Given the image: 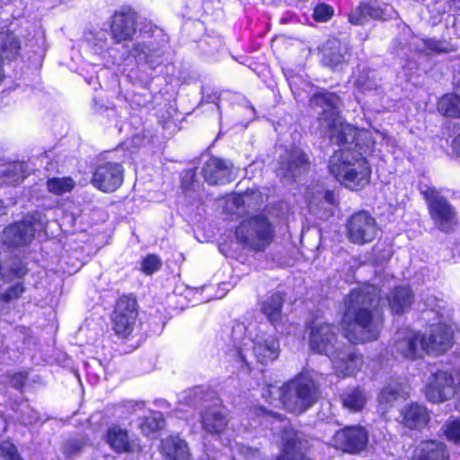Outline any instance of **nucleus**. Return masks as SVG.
Listing matches in <instances>:
<instances>
[{
	"mask_svg": "<svg viewBox=\"0 0 460 460\" xmlns=\"http://www.w3.org/2000/svg\"><path fill=\"white\" fill-rule=\"evenodd\" d=\"M129 55L136 60L149 65L151 69H155L161 62L160 58L162 52L160 49H151L144 42H137L133 44Z\"/></svg>",
	"mask_w": 460,
	"mask_h": 460,
	"instance_id": "a878e982",
	"label": "nucleus"
},
{
	"mask_svg": "<svg viewBox=\"0 0 460 460\" xmlns=\"http://www.w3.org/2000/svg\"><path fill=\"white\" fill-rule=\"evenodd\" d=\"M106 442L118 454L132 453L133 446L128 432L118 425H112L106 431Z\"/></svg>",
	"mask_w": 460,
	"mask_h": 460,
	"instance_id": "4be33fe9",
	"label": "nucleus"
},
{
	"mask_svg": "<svg viewBox=\"0 0 460 460\" xmlns=\"http://www.w3.org/2000/svg\"><path fill=\"white\" fill-rule=\"evenodd\" d=\"M333 367L339 375L351 376L363 365L362 357L352 347H342L331 358Z\"/></svg>",
	"mask_w": 460,
	"mask_h": 460,
	"instance_id": "a211bd4d",
	"label": "nucleus"
},
{
	"mask_svg": "<svg viewBox=\"0 0 460 460\" xmlns=\"http://www.w3.org/2000/svg\"><path fill=\"white\" fill-rule=\"evenodd\" d=\"M200 173L209 186H219L234 181L237 172L230 160L210 155L203 164Z\"/></svg>",
	"mask_w": 460,
	"mask_h": 460,
	"instance_id": "9d476101",
	"label": "nucleus"
},
{
	"mask_svg": "<svg viewBox=\"0 0 460 460\" xmlns=\"http://www.w3.org/2000/svg\"><path fill=\"white\" fill-rule=\"evenodd\" d=\"M137 317V302L131 296L123 295L117 300L111 315V330L118 339L128 340Z\"/></svg>",
	"mask_w": 460,
	"mask_h": 460,
	"instance_id": "39448f33",
	"label": "nucleus"
},
{
	"mask_svg": "<svg viewBox=\"0 0 460 460\" xmlns=\"http://www.w3.org/2000/svg\"><path fill=\"white\" fill-rule=\"evenodd\" d=\"M349 53L346 44L337 39L328 40L322 48V62L331 68H337L349 60Z\"/></svg>",
	"mask_w": 460,
	"mask_h": 460,
	"instance_id": "aec40b11",
	"label": "nucleus"
},
{
	"mask_svg": "<svg viewBox=\"0 0 460 460\" xmlns=\"http://www.w3.org/2000/svg\"><path fill=\"white\" fill-rule=\"evenodd\" d=\"M402 422L409 429H419L426 425L429 420V414L421 405L411 404L406 406L401 413Z\"/></svg>",
	"mask_w": 460,
	"mask_h": 460,
	"instance_id": "393cba45",
	"label": "nucleus"
},
{
	"mask_svg": "<svg viewBox=\"0 0 460 460\" xmlns=\"http://www.w3.org/2000/svg\"><path fill=\"white\" fill-rule=\"evenodd\" d=\"M385 9L376 3L360 4L349 15V22L354 25H362L370 19H385Z\"/></svg>",
	"mask_w": 460,
	"mask_h": 460,
	"instance_id": "5701e85b",
	"label": "nucleus"
},
{
	"mask_svg": "<svg viewBox=\"0 0 460 460\" xmlns=\"http://www.w3.org/2000/svg\"><path fill=\"white\" fill-rule=\"evenodd\" d=\"M446 438L452 442L460 444V421L456 419H449L442 427Z\"/></svg>",
	"mask_w": 460,
	"mask_h": 460,
	"instance_id": "37998d69",
	"label": "nucleus"
},
{
	"mask_svg": "<svg viewBox=\"0 0 460 460\" xmlns=\"http://www.w3.org/2000/svg\"><path fill=\"white\" fill-rule=\"evenodd\" d=\"M272 221L261 214V248L273 240Z\"/></svg>",
	"mask_w": 460,
	"mask_h": 460,
	"instance_id": "c03bdc74",
	"label": "nucleus"
},
{
	"mask_svg": "<svg viewBox=\"0 0 460 460\" xmlns=\"http://www.w3.org/2000/svg\"><path fill=\"white\" fill-rule=\"evenodd\" d=\"M376 219L367 212L352 215L347 222V234L350 242L364 244L372 242L378 234Z\"/></svg>",
	"mask_w": 460,
	"mask_h": 460,
	"instance_id": "f8f14e48",
	"label": "nucleus"
},
{
	"mask_svg": "<svg viewBox=\"0 0 460 460\" xmlns=\"http://www.w3.org/2000/svg\"><path fill=\"white\" fill-rule=\"evenodd\" d=\"M255 193V189H247L243 192L234 193L232 200L233 204L236 208H250L252 204H256Z\"/></svg>",
	"mask_w": 460,
	"mask_h": 460,
	"instance_id": "ea45409f",
	"label": "nucleus"
},
{
	"mask_svg": "<svg viewBox=\"0 0 460 460\" xmlns=\"http://www.w3.org/2000/svg\"><path fill=\"white\" fill-rule=\"evenodd\" d=\"M26 378H27L26 375L18 372V373H14L13 374L12 379L16 382L15 387L22 388L24 385V384H25Z\"/></svg>",
	"mask_w": 460,
	"mask_h": 460,
	"instance_id": "603ef678",
	"label": "nucleus"
},
{
	"mask_svg": "<svg viewBox=\"0 0 460 460\" xmlns=\"http://www.w3.org/2000/svg\"><path fill=\"white\" fill-rule=\"evenodd\" d=\"M335 447L349 453L361 451L367 444V433L361 427H347L336 432L332 438Z\"/></svg>",
	"mask_w": 460,
	"mask_h": 460,
	"instance_id": "2eb2a0df",
	"label": "nucleus"
},
{
	"mask_svg": "<svg viewBox=\"0 0 460 460\" xmlns=\"http://www.w3.org/2000/svg\"><path fill=\"white\" fill-rule=\"evenodd\" d=\"M305 198L311 209L318 206L325 208V206H331L336 202L335 195L332 191L324 190L320 187L309 188L305 193Z\"/></svg>",
	"mask_w": 460,
	"mask_h": 460,
	"instance_id": "c85d7f7f",
	"label": "nucleus"
},
{
	"mask_svg": "<svg viewBox=\"0 0 460 460\" xmlns=\"http://www.w3.org/2000/svg\"><path fill=\"white\" fill-rule=\"evenodd\" d=\"M404 395L405 391L402 384L398 381H392L381 391L378 396V402L384 409H385L394 401L398 398L404 397Z\"/></svg>",
	"mask_w": 460,
	"mask_h": 460,
	"instance_id": "7c9ffc66",
	"label": "nucleus"
},
{
	"mask_svg": "<svg viewBox=\"0 0 460 460\" xmlns=\"http://www.w3.org/2000/svg\"><path fill=\"white\" fill-rule=\"evenodd\" d=\"M124 181V168L120 163L101 160L92 172L91 183L98 190L111 193L117 190Z\"/></svg>",
	"mask_w": 460,
	"mask_h": 460,
	"instance_id": "0eeeda50",
	"label": "nucleus"
},
{
	"mask_svg": "<svg viewBox=\"0 0 460 460\" xmlns=\"http://www.w3.org/2000/svg\"><path fill=\"white\" fill-rule=\"evenodd\" d=\"M272 404L281 403L288 411L301 413L316 401V386L313 376L301 373L281 387L270 385L262 394Z\"/></svg>",
	"mask_w": 460,
	"mask_h": 460,
	"instance_id": "7ed1b4c3",
	"label": "nucleus"
},
{
	"mask_svg": "<svg viewBox=\"0 0 460 460\" xmlns=\"http://www.w3.org/2000/svg\"><path fill=\"white\" fill-rule=\"evenodd\" d=\"M158 450L164 460H191L189 446L179 435L171 434L161 439Z\"/></svg>",
	"mask_w": 460,
	"mask_h": 460,
	"instance_id": "6ab92c4d",
	"label": "nucleus"
},
{
	"mask_svg": "<svg viewBox=\"0 0 460 460\" xmlns=\"http://www.w3.org/2000/svg\"><path fill=\"white\" fill-rule=\"evenodd\" d=\"M3 176L6 179L5 182L10 184L20 183L22 180L17 164H13L5 171H4Z\"/></svg>",
	"mask_w": 460,
	"mask_h": 460,
	"instance_id": "09e8293b",
	"label": "nucleus"
},
{
	"mask_svg": "<svg viewBox=\"0 0 460 460\" xmlns=\"http://www.w3.org/2000/svg\"><path fill=\"white\" fill-rule=\"evenodd\" d=\"M226 355L230 358V359L241 362L249 367V363L246 360V357L240 348L234 347V349H229L226 352Z\"/></svg>",
	"mask_w": 460,
	"mask_h": 460,
	"instance_id": "8fccbe9b",
	"label": "nucleus"
},
{
	"mask_svg": "<svg viewBox=\"0 0 460 460\" xmlns=\"http://www.w3.org/2000/svg\"><path fill=\"white\" fill-rule=\"evenodd\" d=\"M0 460H24L17 447L9 439L0 443Z\"/></svg>",
	"mask_w": 460,
	"mask_h": 460,
	"instance_id": "79ce46f5",
	"label": "nucleus"
},
{
	"mask_svg": "<svg viewBox=\"0 0 460 460\" xmlns=\"http://www.w3.org/2000/svg\"><path fill=\"white\" fill-rule=\"evenodd\" d=\"M337 343L334 325L321 321L312 323L309 332V347L312 350L326 355L331 359L341 348Z\"/></svg>",
	"mask_w": 460,
	"mask_h": 460,
	"instance_id": "6e6552de",
	"label": "nucleus"
},
{
	"mask_svg": "<svg viewBox=\"0 0 460 460\" xmlns=\"http://www.w3.org/2000/svg\"><path fill=\"white\" fill-rule=\"evenodd\" d=\"M282 302L283 297L280 294H274L263 302V313L272 324L281 320Z\"/></svg>",
	"mask_w": 460,
	"mask_h": 460,
	"instance_id": "473e14b6",
	"label": "nucleus"
},
{
	"mask_svg": "<svg viewBox=\"0 0 460 460\" xmlns=\"http://www.w3.org/2000/svg\"><path fill=\"white\" fill-rule=\"evenodd\" d=\"M160 257L155 253L146 255L141 261V271L146 275H153L162 268Z\"/></svg>",
	"mask_w": 460,
	"mask_h": 460,
	"instance_id": "a19ab883",
	"label": "nucleus"
},
{
	"mask_svg": "<svg viewBox=\"0 0 460 460\" xmlns=\"http://www.w3.org/2000/svg\"><path fill=\"white\" fill-rule=\"evenodd\" d=\"M313 105L323 107L319 119L323 133L338 145L354 144L358 150L345 148L335 151L329 161V172L337 181L350 190L365 187L371 175L370 166L365 157L374 151L375 141L367 130H358L343 123L340 114V98L332 93H320L311 99Z\"/></svg>",
	"mask_w": 460,
	"mask_h": 460,
	"instance_id": "f257e3e1",
	"label": "nucleus"
},
{
	"mask_svg": "<svg viewBox=\"0 0 460 460\" xmlns=\"http://www.w3.org/2000/svg\"><path fill=\"white\" fill-rule=\"evenodd\" d=\"M235 236L243 249L252 253L259 252V215H254L240 222L235 229Z\"/></svg>",
	"mask_w": 460,
	"mask_h": 460,
	"instance_id": "dca6fc26",
	"label": "nucleus"
},
{
	"mask_svg": "<svg viewBox=\"0 0 460 460\" xmlns=\"http://www.w3.org/2000/svg\"><path fill=\"white\" fill-rule=\"evenodd\" d=\"M228 419L226 413L213 408H206L200 413L202 429L210 435H221L228 427Z\"/></svg>",
	"mask_w": 460,
	"mask_h": 460,
	"instance_id": "412c9836",
	"label": "nucleus"
},
{
	"mask_svg": "<svg viewBox=\"0 0 460 460\" xmlns=\"http://www.w3.org/2000/svg\"><path fill=\"white\" fill-rule=\"evenodd\" d=\"M412 460H448V455L444 444L423 441L415 448Z\"/></svg>",
	"mask_w": 460,
	"mask_h": 460,
	"instance_id": "b1692460",
	"label": "nucleus"
},
{
	"mask_svg": "<svg viewBox=\"0 0 460 460\" xmlns=\"http://www.w3.org/2000/svg\"><path fill=\"white\" fill-rule=\"evenodd\" d=\"M452 333L453 332H452L451 327L446 323H443V324L439 323V324L432 325L428 337H426V344L431 345V338H433L434 336H436V338H435L436 341H439L441 340V338H443L445 335H447V337L448 344L443 349H433L431 348L429 349L427 346V349H424V351L429 354H440V353L447 351L451 347V344H452Z\"/></svg>",
	"mask_w": 460,
	"mask_h": 460,
	"instance_id": "c756f323",
	"label": "nucleus"
},
{
	"mask_svg": "<svg viewBox=\"0 0 460 460\" xmlns=\"http://www.w3.org/2000/svg\"><path fill=\"white\" fill-rule=\"evenodd\" d=\"M29 270L26 263L19 256H13L11 259V265L6 273H4V279H22L28 273Z\"/></svg>",
	"mask_w": 460,
	"mask_h": 460,
	"instance_id": "4c0bfd02",
	"label": "nucleus"
},
{
	"mask_svg": "<svg viewBox=\"0 0 460 460\" xmlns=\"http://www.w3.org/2000/svg\"><path fill=\"white\" fill-rule=\"evenodd\" d=\"M35 229L31 221H14L3 230V243L7 247L19 248L29 245L34 239Z\"/></svg>",
	"mask_w": 460,
	"mask_h": 460,
	"instance_id": "4468645a",
	"label": "nucleus"
},
{
	"mask_svg": "<svg viewBox=\"0 0 460 460\" xmlns=\"http://www.w3.org/2000/svg\"><path fill=\"white\" fill-rule=\"evenodd\" d=\"M294 440L287 441L284 445L283 454L277 460H311L296 449Z\"/></svg>",
	"mask_w": 460,
	"mask_h": 460,
	"instance_id": "a18cd8bd",
	"label": "nucleus"
},
{
	"mask_svg": "<svg viewBox=\"0 0 460 460\" xmlns=\"http://www.w3.org/2000/svg\"><path fill=\"white\" fill-rule=\"evenodd\" d=\"M307 167L308 158L303 150L296 147L281 155L277 172L279 177L291 180L305 172Z\"/></svg>",
	"mask_w": 460,
	"mask_h": 460,
	"instance_id": "ddd939ff",
	"label": "nucleus"
},
{
	"mask_svg": "<svg viewBox=\"0 0 460 460\" xmlns=\"http://www.w3.org/2000/svg\"><path fill=\"white\" fill-rule=\"evenodd\" d=\"M164 419L161 412L152 411L148 415L144 416L139 423L142 434L148 437L163 429Z\"/></svg>",
	"mask_w": 460,
	"mask_h": 460,
	"instance_id": "2f4dec72",
	"label": "nucleus"
},
{
	"mask_svg": "<svg viewBox=\"0 0 460 460\" xmlns=\"http://www.w3.org/2000/svg\"><path fill=\"white\" fill-rule=\"evenodd\" d=\"M4 211H5V207H4V203H3V201L0 200V215L4 214Z\"/></svg>",
	"mask_w": 460,
	"mask_h": 460,
	"instance_id": "4d7b16f0",
	"label": "nucleus"
},
{
	"mask_svg": "<svg viewBox=\"0 0 460 460\" xmlns=\"http://www.w3.org/2000/svg\"><path fill=\"white\" fill-rule=\"evenodd\" d=\"M460 392V370L455 374L438 370L432 374L425 386V396L432 402H443Z\"/></svg>",
	"mask_w": 460,
	"mask_h": 460,
	"instance_id": "423d86ee",
	"label": "nucleus"
},
{
	"mask_svg": "<svg viewBox=\"0 0 460 460\" xmlns=\"http://www.w3.org/2000/svg\"><path fill=\"white\" fill-rule=\"evenodd\" d=\"M46 186L49 193L61 196L75 188V181L71 177H52L47 180Z\"/></svg>",
	"mask_w": 460,
	"mask_h": 460,
	"instance_id": "f704fd0d",
	"label": "nucleus"
},
{
	"mask_svg": "<svg viewBox=\"0 0 460 460\" xmlns=\"http://www.w3.org/2000/svg\"><path fill=\"white\" fill-rule=\"evenodd\" d=\"M22 42L14 31H0V83L4 78V63L15 61L21 56Z\"/></svg>",
	"mask_w": 460,
	"mask_h": 460,
	"instance_id": "f3484780",
	"label": "nucleus"
},
{
	"mask_svg": "<svg viewBox=\"0 0 460 460\" xmlns=\"http://www.w3.org/2000/svg\"><path fill=\"white\" fill-rule=\"evenodd\" d=\"M279 344L277 339L268 337L261 343V364L268 365L279 358Z\"/></svg>",
	"mask_w": 460,
	"mask_h": 460,
	"instance_id": "c9c22d12",
	"label": "nucleus"
},
{
	"mask_svg": "<svg viewBox=\"0 0 460 460\" xmlns=\"http://www.w3.org/2000/svg\"><path fill=\"white\" fill-rule=\"evenodd\" d=\"M379 302V289L373 285L353 289L346 296L341 326L350 342L363 343L378 338L383 326Z\"/></svg>",
	"mask_w": 460,
	"mask_h": 460,
	"instance_id": "f03ea898",
	"label": "nucleus"
},
{
	"mask_svg": "<svg viewBox=\"0 0 460 460\" xmlns=\"http://www.w3.org/2000/svg\"><path fill=\"white\" fill-rule=\"evenodd\" d=\"M26 288L23 282H16L0 294V301L4 304L15 301L22 296Z\"/></svg>",
	"mask_w": 460,
	"mask_h": 460,
	"instance_id": "58836bf2",
	"label": "nucleus"
},
{
	"mask_svg": "<svg viewBox=\"0 0 460 460\" xmlns=\"http://www.w3.org/2000/svg\"><path fill=\"white\" fill-rule=\"evenodd\" d=\"M438 110L448 117H460V95L445 94L438 102Z\"/></svg>",
	"mask_w": 460,
	"mask_h": 460,
	"instance_id": "72a5a7b5",
	"label": "nucleus"
},
{
	"mask_svg": "<svg viewBox=\"0 0 460 460\" xmlns=\"http://www.w3.org/2000/svg\"><path fill=\"white\" fill-rule=\"evenodd\" d=\"M250 325H251V323H249V325L247 327H245L244 335L247 336L249 340L252 341L254 343V346H255L256 345L255 339L257 338V335H255L254 337L252 335V332L249 330Z\"/></svg>",
	"mask_w": 460,
	"mask_h": 460,
	"instance_id": "6e6d98bb",
	"label": "nucleus"
},
{
	"mask_svg": "<svg viewBox=\"0 0 460 460\" xmlns=\"http://www.w3.org/2000/svg\"><path fill=\"white\" fill-rule=\"evenodd\" d=\"M412 298V292L408 288H396L388 297L389 306L395 314L403 313L411 307Z\"/></svg>",
	"mask_w": 460,
	"mask_h": 460,
	"instance_id": "cd10ccee",
	"label": "nucleus"
},
{
	"mask_svg": "<svg viewBox=\"0 0 460 460\" xmlns=\"http://www.w3.org/2000/svg\"><path fill=\"white\" fill-rule=\"evenodd\" d=\"M423 194L435 225L442 231L451 230L456 224L454 208L434 189H429Z\"/></svg>",
	"mask_w": 460,
	"mask_h": 460,
	"instance_id": "9b49d317",
	"label": "nucleus"
},
{
	"mask_svg": "<svg viewBox=\"0 0 460 460\" xmlns=\"http://www.w3.org/2000/svg\"><path fill=\"white\" fill-rule=\"evenodd\" d=\"M180 188L183 193L194 192L199 190L196 168H188L182 171L180 180Z\"/></svg>",
	"mask_w": 460,
	"mask_h": 460,
	"instance_id": "e433bc0d",
	"label": "nucleus"
},
{
	"mask_svg": "<svg viewBox=\"0 0 460 460\" xmlns=\"http://www.w3.org/2000/svg\"><path fill=\"white\" fill-rule=\"evenodd\" d=\"M84 445L85 443L83 440L70 438L63 445V453L66 457L74 456L82 451Z\"/></svg>",
	"mask_w": 460,
	"mask_h": 460,
	"instance_id": "49530a36",
	"label": "nucleus"
},
{
	"mask_svg": "<svg viewBox=\"0 0 460 460\" xmlns=\"http://www.w3.org/2000/svg\"><path fill=\"white\" fill-rule=\"evenodd\" d=\"M137 28V13L129 6L116 10L110 21V35L114 44L132 41Z\"/></svg>",
	"mask_w": 460,
	"mask_h": 460,
	"instance_id": "1a4fd4ad",
	"label": "nucleus"
},
{
	"mask_svg": "<svg viewBox=\"0 0 460 460\" xmlns=\"http://www.w3.org/2000/svg\"><path fill=\"white\" fill-rule=\"evenodd\" d=\"M355 84L357 85V87L363 90H368L372 88V85L370 84L362 83L359 79L355 81Z\"/></svg>",
	"mask_w": 460,
	"mask_h": 460,
	"instance_id": "5fc2aeb1",
	"label": "nucleus"
},
{
	"mask_svg": "<svg viewBox=\"0 0 460 460\" xmlns=\"http://www.w3.org/2000/svg\"><path fill=\"white\" fill-rule=\"evenodd\" d=\"M435 338L436 336L431 338V345H428L429 349H443L447 346V335L441 338L439 341H437ZM424 349H427L426 336L420 335V332L411 329H402L395 333L392 353L395 357L412 360L421 358L425 352Z\"/></svg>",
	"mask_w": 460,
	"mask_h": 460,
	"instance_id": "20e7f679",
	"label": "nucleus"
},
{
	"mask_svg": "<svg viewBox=\"0 0 460 460\" xmlns=\"http://www.w3.org/2000/svg\"><path fill=\"white\" fill-rule=\"evenodd\" d=\"M368 398L367 394L360 387L348 388L341 395L343 407L351 412L361 411Z\"/></svg>",
	"mask_w": 460,
	"mask_h": 460,
	"instance_id": "bb28decb",
	"label": "nucleus"
},
{
	"mask_svg": "<svg viewBox=\"0 0 460 460\" xmlns=\"http://www.w3.org/2000/svg\"><path fill=\"white\" fill-rule=\"evenodd\" d=\"M453 148L455 152L460 155V133L455 137L453 141Z\"/></svg>",
	"mask_w": 460,
	"mask_h": 460,
	"instance_id": "864d4df0",
	"label": "nucleus"
},
{
	"mask_svg": "<svg viewBox=\"0 0 460 460\" xmlns=\"http://www.w3.org/2000/svg\"><path fill=\"white\" fill-rule=\"evenodd\" d=\"M426 50L435 51V52H444L447 51V47L443 42H440L436 40H425L423 41Z\"/></svg>",
	"mask_w": 460,
	"mask_h": 460,
	"instance_id": "3c124183",
	"label": "nucleus"
},
{
	"mask_svg": "<svg viewBox=\"0 0 460 460\" xmlns=\"http://www.w3.org/2000/svg\"><path fill=\"white\" fill-rule=\"evenodd\" d=\"M333 15V8L326 4H319L314 11V18L317 22H324Z\"/></svg>",
	"mask_w": 460,
	"mask_h": 460,
	"instance_id": "de8ad7c7",
	"label": "nucleus"
},
{
	"mask_svg": "<svg viewBox=\"0 0 460 460\" xmlns=\"http://www.w3.org/2000/svg\"><path fill=\"white\" fill-rule=\"evenodd\" d=\"M138 106H139V108L146 107V103H144L143 105H138Z\"/></svg>",
	"mask_w": 460,
	"mask_h": 460,
	"instance_id": "13d9d810",
	"label": "nucleus"
}]
</instances>
